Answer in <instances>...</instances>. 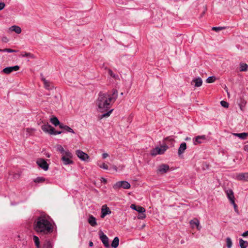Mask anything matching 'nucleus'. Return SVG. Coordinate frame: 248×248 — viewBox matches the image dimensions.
I'll list each match as a JSON object with an SVG mask.
<instances>
[{
    "mask_svg": "<svg viewBox=\"0 0 248 248\" xmlns=\"http://www.w3.org/2000/svg\"><path fill=\"white\" fill-rule=\"evenodd\" d=\"M42 248H53V244L50 240H46L43 244Z\"/></svg>",
    "mask_w": 248,
    "mask_h": 248,
    "instance_id": "4be33fe9",
    "label": "nucleus"
},
{
    "mask_svg": "<svg viewBox=\"0 0 248 248\" xmlns=\"http://www.w3.org/2000/svg\"><path fill=\"white\" fill-rule=\"evenodd\" d=\"M45 181V178L43 177H38L34 180V182L36 183H42Z\"/></svg>",
    "mask_w": 248,
    "mask_h": 248,
    "instance_id": "473e14b6",
    "label": "nucleus"
},
{
    "mask_svg": "<svg viewBox=\"0 0 248 248\" xmlns=\"http://www.w3.org/2000/svg\"><path fill=\"white\" fill-rule=\"evenodd\" d=\"M239 245L241 248H246L248 246V242L240 238L239 239Z\"/></svg>",
    "mask_w": 248,
    "mask_h": 248,
    "instance_id": "c85d7f7f",
    "label": "nucleus"
},
{
    "mask_svg": "<svg viewBox=\"0 0 248 248\" xmlns=\"http://www.w3.org/2000/svg\"><path fill=\"white\" fill-rule=\"evenodd\" d=\"M190 138H189V137H186V139H185V140H190Z\"/></svg>",
    "mask_w": 248,
    "mask_h": 248,
    "instance_id": "3c124183",
    "label": "nucleus"
},
{
    "mask_svg": "<svg viewBox=\"0 0 248 248\" xmlns=\"http://www.w3.org/2000/svg\"><path fill=\"white\" fill-rule=\"evenodd\" d=\"M99 166L100 167V168H102V169H105V170H108V166L105 163H103L101 165H99Z\"/></svg>",
    "mask_w": 248,
    "mask_h": 248,
    "instance_id": "a19ab883",
    "label": "nucleus"
},
{
    "mask_svg": "<svg viewBox=\"0 0 248 248\" xmlns=\"http://www.w3.org/2000/svg\"><path fill=\"white\" fill-rule=\"evenodd\" d=\"M114 169H115V170H117L116 167H115Z\"/></svg>",
    "mask_w": 248,
    "mask_h": 248,
    "instance_id": "4d7b16f0",
    "label": "nucleus"
},
{
    "mask_svg": "<svg viewBox=\"0 0 248 248\" xmlns=\"http://www.w3.org/2000/svg\"><path fill=\"white\" fill-rule=\"evenodd\" d=\"M76 155L78 158L83 161H87L89 158L88 154L79 150L76 151Z\"/></svg>",
    "mask_w": 248,
    "mask_h": 248,
    "instance_id": "9b49d317",
    "label": "nucleus"
},
{
    "mask_svg": "<svg viewBox=\"0 0 248 248\" xmlns=\"http://www.w3.org/2000/svg\"><path fill=\"white\" fill-rule=\"evenodd\" d=\"M226 194L227 195L228 198L230 201L231 203L232 202V201H234V197L233 195V192L231 189L227 190L226 191Z\"/></svg>",
    "mask_w": 248,
    "mask_h": 248,
    "instance_id": "6ab92c4d",
    "label": "nucleus"
},
{
    "mask_svg": "<svg viewBox=\"0 0 248 248\" xmlns=\"http://www.w3.org/2000/svg\"><path fill=\"white\" fill-rule=\"evenodd\" d=\"M5 6V4L4 2H0V10H2V9H3Z\"/></svg>",
    "mask_w": 248,
    "mask_h": 248,
    "instance_id": "79ce46f5",
    "label": "nucleus"
},
{
    "mask_svg": "<svg viewBox=\"0 0 248 248\" xmlns=\"http://www.w3.org/2000/svg\"><path fill=\"white\" fill-rule=\"evenodd\" d=\"M53 127H52L48 124H45L42 125L41 128L42 130L50 134V132H51V129H53Z\"/></svg>",
    "mask_w": 248,
    "mask_h": 248,
    "instance_id": "f3484780",
    "label": "nucleus"
},
{
    "mask_svg": "<svg viewBox=\"0 0 248 248\" xmlns=\"http://www.w3.org/2000/svg\"><path fill=\"white\" fill-rule=\"evenodd\" d=\"M36 163L40 168H41L44 170L46 171L48 170L49 165L44 159H38L36 161Z\"/></svg>",
    "mask_w": 248,
    "mask_h": 248,
    "instance_id": "0eeeda50",
    "label": "nucleus"
},
{
    "mask_svg": "<svg viewBox=\"0 0 248 248\" xmlns=\"http://www.w3.org/2000/svg\"><path fill=\"white\" fill-rule=\"evenodd\" d=\"M121 187L124 189H128L130 187V184L127 181H121L117 182L113 186L114 189H117Z\"/></svg>",
    "mask_w": 248,
    "mask_h": 248,
    "instance_id": "20e7f679",
    "label": "nucleus"
},
{
    "mask_svg": "<svg viewBox=\"0 0 248 248\" xmlns=\"http://www.w3.org/2000/svg\"><path fill=\"white\" fill-rule=\"evenodd\" d=\"M10 29L12 31H14L15 32H16V33H17V34H19V33H21V28L19 27V26H16V25L12 26L10 28Z\"/></svg>",
    "mask_w": 248,
    "mask_h": 248,
    "instance_id": "393cba45",
    "label": "nucleus"
},
{
    "mask_svg": "<svg viewBox=\"0 0 248 248\" xmlns=\"http://www.w3.org/2000/svg\"><path fill=\"white\" fill-rule=\"evenodd\" d=\"M99 238L104 246L106 248H108L109 247V245L108 243V238L107 236L101 231H99Z\"/></svg>",
    "mask_w": 248,
    "mask_h": 248,
    "instance_id": "423d86ee",
    "label": "nucleus"
},
{
    "mask_svg": "<svg viewBox=\"0 0 248 248\" xmlns=\"http://www.w3.org/2000/svg\"><path fill=\"white\" fill-rule=\"evenodd\" d=\"M226 28V27H213L212 29L213 31L218 32L220 31L225 29Z\"/></svg>",
    "mask_w": 248,
    "mask_h": 248,
    "instance_id": "72a5a7b5",
    "label": "nucleus"
},
{
    "mask_svg": "<svg viewBox=\"0 0 248 248\" xmlns=\"http://www.w3.org/2000/svg\"><path fill=\"white\" fill-rule=\"evenodd\" d=\"M130 207L140 213H144L145 212V209L143 207L140 206H136L135 204H131Z\"/></svg>",
    "mask_w": 248,
    "mask_h": 248,
    "instance_id": "2eb2a0df",
    "label": "nucleus"
},
{
    "mask_svg": "<svg viewBox=\"0 0 248 248\" xmlns=\"http://www.w3.org/2000/svg\"><path fill=\"white\" fill-rule=\"evenodd\" d=\"M119 238L118 237H115L113 239V240L111 243V247L114 248H116L119 246Z\"/></svg>",
    "mask_w": 248,
    "mask_h": 248,
    "instance_id": "bb28decb",
    "label": "nucleus"
},
{
    "mask_svg": "<svg viewBox=\"0 0 248 248\" xmlns=\"http://www.w3.org/2000/svg\"><path fill=\"white\" fill-rule=\"evenodd\" d=\"M27 131L29 132V128H27Z\"/></svg>",
    "mask_w": 248,
    "mask_h": 248,
    "instance_id": "864d4df0",
    "label": "nucleus"
},
{
    "mask_svg": "<svg viewBox=\"0 0 248 248\" xmlns=\"http://www.w3.org/2000/svg\"><path fill=\"white\" fill-rule=\"evenodd\" d=\"M0 52H3V49H0Z\"/></svg>",
    "mask_w": 248,
    "mask_h": 248,
    "instance_id": "603ef678",
    "label": "nucleus"
},
{
    "mask_svg": "<svg viewBox=\"0 0 248 248\" xmlns=\"http://www.w3.org/2000/svg\"><path fill=\"white\" fill-rule=\"evenodd\" d=\"M108 72V74H109L111 77H113V78H116L118 77V75L114 74L113 73V72H112V71L111 70L109 69Z\"/></svg>",
    "mask_w": 248,
    "mask_h": 248,
    "instance_id": "58836bf2",
    "label": "nucleus"
},
{
    "mask_svg": "<svg viewBox=\"0 0 248 248\" xmlns=\"http://www.w3.org/2000/svg\"><path fill=\"white\" fill-rule=\"evenodd\" d=\"M89 246H90V247H93V243L92 241H90V242H89Z\"/></svg>",
    "mask_w": 248,
    "mask_h": 248,
    "instance_id": "09e8293b",
    "label": "nucleus"
},
{
    "mask_svg": "<svg viewBox=\"0 0 248 248\" xmlns=\"http://www.w3.org/2000/svg\"><path fill=\"white\" fill-rule=\"evenodd\" d=\"M170 140V141H173V140L172 139H171L170 138V137H167L165 139V141H167V140Z\"/></svg>",
    "mask_w": 248,
    "mask_h": 248,
    "instance_id": "49530a36",
    "label": "nucleus"
},
{
    "mask_svg": "<svg viewBox=\"0 0 248 248\" xmlns=\"http://www.w3.org/2000/svg\"><path fill=\"white\" fill-rule=\"evenodd\" d=\"M240 107L241 108L242 105L239 104Z\"/></svg>",
    "mask_w": 248,
    "mask_h": 248,
    "instance_id": "bf43d9fd",
    "label": "nucleus"
},
{
    "mask_svg": "<svg viewBox=\"0 0 248 248\" xmlns=\"http://www.w3.org/2000/svg\"><path fill=\"white\" fill-rule=\"evenodd\" d=\"M242 235L243 236V237H246L247 236H248V231L244 232L242 234Z\"/></svg>",
    "mask_w": 248,
    "mask_h": 248,
    "instance_id": "a18cd8bd",
    "label": "nucleus"
},
{
    "mask_svg": "<svg viewBox=\"0 0 248 248\" xmlns=\"http://www.w3.org/2000/svg\"><path fill=\"white\" fill-rule=\"evenodd\" d=\"M114 169H115V170H117L116 167H115Z\"/></svg>",
    "mask_w": 248,
    "mask_h": 248,
    "instance_id": "13d9d810",
    "label": "nucleus"
},
{
    "mask_svg": "<svg viewBox=\"0 0 248 248\" xmlns=\"http://www.w3.org/2000/svg\"><path fill=\"white\" fill-rule=\"evenodd\" d=\"M33 229L38 234L42 235H48L52 233L54 226L45 216H40L37 217L33 223Z\"/></svg>",
    "mask_w": 248,
    "mask_h": 248,
    "instance_id": "f03ea898",
    "label": "nucleus"
},
{
    "mask_svg": "<svg viewBox=\"0 0 248 248\" xmlns=\"http://www.w3.org/2000/svg\"><path fill=\"white\" fill-rule=\"evenodd\" d=\"M3 52H7L9 53H12V52H16L18 51V50L12 49L10 48H5L3 49Z\"/></svg>",
    "mask_w": 248,
    "mask_h": 248,
    "instance_id": "e433bc0d",
    "label": "nucleus"
},
{
    "mask_svg": "<svg viewBox=\"0 0 248 248\" xmlns=\"http://www.w3.org/2000/svg\"><path fill=\"white\" fill-rule=\"evenodd\" d=\"M50 122L53 124L55 126L58 125L60 126L61 124L60 123L59 120L56 117H53L50 119Z\"/></svg>",
    "mask_w": 248,
    "mask_h": 248,
    "instance_id": "a878e982",
    "label": "nucleus"
},
{
    "mask_svg": "<svg viewBox=\"0 0 248 248\" xmlns=\"http://www.w3.org/2000/svg\"><path fill=\"white\" fill-rule=\"evenodd\" d=\"M236 178L238 180L248 181V172L239 173Z\"/></svg>",
    "mask_w": 248,
    "mask_h": 248,
    "instance_id": "f8f14e48",
    "label": "nucleus"
},
{
    "mask_svg": "<svg viewBox=\"0 0 248 248\" xmlns=\"http://www.w3.org/2000/svg\"><path fill=\"white\" fill-rule=\"evenodd\" d=\"M60 128L63 129L64 130H65V131H67L68 132L75 133L74 130L71 128H70L68 126L64 125L62 124H60Z\"/></svg>",
    "mask_w": 248,
    "mask_h": 248,
    "instance_id": "412c9836",
    "label": "nucleus"
},
{
    "mask_svg": "<svg viewBox=\"0 0 248 248\" xmlns=\"http://www.w3.org/2000/svg\"><path fill=\"white\" fill-rule=\"evenodd\" d=\"M118 96V92L115 89H113L109 93L102 92L99 93L96 105L98 107V110L103 114L98 115V119L101 120L110 116L113 110V109H110L111 105L115 102Z\"/></svg>",
    "mask_w": 248,
    "mask_h": 248,
    "instance_id": "f257e3e1",
    "label": "nucleus"
},
{
    "mask_svg": "<svg viewBox=\"0 0 248 248\" xmlns=\"http://www.w3.org/2000/svg\"><path fill=\"white\" fill-rule=\"evenodd\" d=\"M101 181L102 182H103L105 184L107 183V180L104 178H101Z\"/></svg>",
    "mask_w": 248,
    "mask_h": 248,
    "instance_id": "de8ad7c7",
    "label": "nucleus"
},
{
    "mask_svg": "<svg viewBox=\"0 0 248 248\" xmlns=\"http://www.w3.org/2000/svg\"><path fill=\"white\" fill-rule=\"evenodd\" d=\"M231 204H232L233 205L235 211L238 213V207H237V205L235 203V201H232V202L231 203Z\"/></svg>",
    "mask_w": 248,
    "mask_h": 248,
    "instance_id": "ea45409f",
    "label": "nucleus"
},
{
    "mask_svg": "<svg viewBox=\"0 0 248 248\" xmlns=\"http://www.w3.org/2000/svg\"><path fill=\"white\" fill-rule=\"evenodd\" d=\"M194 83L195 87H199L202 86V81L201 78H198L193 79L191 84Z\"/></svg>",
    "mask_w": 248,
    "mask_h": 248,
    "instance_id": "a211bd4d",
    "label": "nucleus"
},
{
    "mask_svg": "<svg viewBox=\"0 0 248 248\" xmlns=\"http://www.w3.org/2000/svg\"><path fill=\"white\" fill-rule=\"evenodd\" d=\"M169 170V166L167 164H163L158 167L157 170V173L163 174Z\"/></svg>",
    "mask_w": 248,
    "mask_h": 248,
    "instance_id": "1a4fd4ad",
    "label": "nucleus"
},
{
    "mask_svg": "<svg viewBox=\"0 0 248 248\" xmlns=\"http://www.w3.org/2000/svg\"><path fill=\"white\" fill-rule=\"evenodd\" d=\"M186 149V144L185 142H182L178 149V154L180 155L183 154Z\"/></svg>",
    "mask_w": 248,
    "mask_h": 248,
    "instance_id": "aec40b11",
    "label": "nucleus"
},
{
    "mask_svg": "<svg viewBox=\"0 0 248 248\" xmlns=\"http://www.w3.org/2000/svg\"><path fill=\"white\" fill-rule=\"evenodd\" d=\"M221 105L226 108H227L229 107V103L225 101H221L220 102Z\"/></svg>",
    "mask_w": 248,
    "mask_h": 248,
    "instance_id": "4c0bfd02",
    "label": "nucleus"
},
{
    "mask_svg": "<svg viewBox=\"0 0 248 248\" xmlns=\"http://www.w3.org/2000/svg\"><path fill=\"white\" fill-rule=\"evenodd\" d=\"M20 56L22 57H29L30 58H34V55L31 53L22 51L20 53Z\"/></svg>",
    "mask_w": 248,
    "mask_h": 248,
    "instance_id": "cd10ccee",
    "label": "nucleus"
},
{
    "mask_svg": "<svg viewBox=\"0 0 248 248\" xmlns=\"http://www.w3.org/2000/svg\"><path fill=\"white\" fill-rule=\"evenodd\" d=\"M7 40V38L6 37H4L2 38V41L6 42V40Z\"/></svg>",
    "mask_w": 248,
    "mask_h": 248,
    "instance_id": "8fccbe9b",
    "label": "nucleus"
},
{
    "mask_svg": "<svg viewBox=\"0 0 248 248\" xmlns=\"http://www.w3.org/2000/svg\"><path fill=\"white\" fill-rule=\"evenodd\" d=\"M33 240L34 241V242L35 243V245L36 248H40L41 247H40V240H39L38 237H37L36 235H33Z\"/></svg>",
    "mask_w": 248,
    "mask_h": 248,
    "instance_id": "c756f323",
    "label": "nucleus"
},
{
    "mask_svg": "<svg viewBox=\"0 0 248 248\" xmlns=\"http://www.w3.org/2000/svg\"><path fill=\"white\" fill-rule=\"evenodd\" d=\"M42 80H43V81L44 82L45 87L46 89L49 90V89H51V83L49 81L46 80L44 77L42 78Z\"/></svg>",
    "mask_w": 248,
    "mask_h": 248,
    "instance_id": "5701e85b",
    "label": "nucleus"
},
{
    "mask_svg": "<svg viewBox=\"0 0 248 248\" xmlns=\"http://www.w3.org/2000/svg\"><path fill=\"white\" fill-rule=\"evenodd\" d=\"M145 217H146L145 215L144 214H143V213H142V214L140 216H139L138 217V218L139 219H143L145 218Z\"/></svg>",
    "mask_w": 248,
    "mask_h": 248,
    "instance_id": "37998d69",
    "label": "nucleus"
},
{
    "mask_svg": "<svg viewBox=\"0 0 248 248\" xmlns=\"http://www.w3.org/2000/svg\"><path fill=\"white\" fill-rule=\"evenodd\" d=\"M111 212L110 209L107 206L106 204H104L102 206L101 208V217L104 218L107 215H110Z\"/></svg>",
    "mask_w": 248,
    "mask_h": 248,
    "instance_id": "6e6552de",
    "label": "nucleus"
},
{
    "mask_svg": "<svg viewBox=\"0 0 248 248\" xmlns=\"http://www.w3.org/2000/svg\"><path fill=\"white\" fill-rule=\"evenodd\" d=\"M47 156L48 157H50V155H47Z\"/></svg>",
    "mask_w": 248,
    "mask_h": 248,
    "instance_id": "5fc2aeb1",
    "label": "nucleus"
},
{
    "mask_svg": "<svg viewBox=\"0 0 248 248\" xmlns=\"http://www.w3.org/2000/svg\"><path fill=\"white\" fill-rule=\"evenodd\" d=\"M62 133V131H56L54 128H53V129H51V132H50V134L56 135L60 134Z\"/></svg>",
    "mask_w": 248,
    "mask_h": 248,
    "instance_id": "f704fd0d",
    "label": "nucleus"
},
{
    "mask_svg": "<svg viewBox=\"0 0 248 248\" xmlns=\"http://www.w3.org/2000/svg\"><path fill=\"white\" fill-rule=\"evenodd\" d=\"M233 135L240 139L242 140L246 139L247 137L248 136V133H234Z\"/></svg>",
    "mask_w": 248,
    "mask_h": 248,
    "instance_id": "b1692460",
    "label": "nucleus"
},
{
    "mask_svg": "<svg viewBox=\"0 0 248 248\" xmlns=\"http://www.w3.org/2000/svg\"><path fill=\"white\" fill-rule=\"evenodd\" d=\"M226 245L228 248H231L232 246V241L230 237H227L226 239Z\"/></svg>",
    "mask_w": 248,
    "mask_h": 248,
    "instance_id": "2f4dec72",
    "label": "nucleus"
},
{
    "mask_svg": "<svg viewBox=\"0 0 248 248\" xmlns=\"http://www.w3.org/2000/svg\"><path fill=\"white\" fill-rule=\"evenodd\" d=\"M168 148L166 145L162 146L160 148L157 147L151 150V155L153 156H155L158 154H162L167 150Z\"/></svg>",
    "mask_w": 248,
    "mask_h": 248,
    "instance_id": "39448f33",
    "label": "nucleus"
},
{
    "mask_svg": "<svg viewBox=\"0 0 248 248\" xmlns=\"http://www.w3.org/2000/svg\"><path fill=\"white\" fill-rule=\"evenodd\" d=\"M88 222L93 227H95L97 225L95 217L92 215H89Z\"/></svg>",
    "mask_w": 248,
    "mask_h": 248,
    "instance_id": "ddd939ff",
    "label": "nucleus"
},
{
    "mask_svg": "<svg viewBox=\"0 0 248 248\" xmlns=\"http://www.w3.org/2000/svg\"><path fill=\"white\" fill-rule=\"evenodd\" d=\"M19 66L16 65L14 66L7 67L4 68L2 72L6 74H9L13 71H16L19 69Z\"/></svg>",
    "mask_w": 248,
    "mask_h": 248,
    "instance_id": "9d476101",
    "label": "nucleus"
},
{
    "mask_svg": "<svg viewBox=\"0 0 248 248\" xmlns=\"http://www.w3.org/2000/svg\"><path fill=\"white\" fill-rule=\"evenodd\" d=\"M55 148L56 150L62 154L61 160L64 165L73 164L72 160L73 155L69 150H65L61 145L57 144Z\"/></svg>",
    "mask_w": 248,
    "mask_h": 248,
    "instance_id": "7ed1b4c3",
    "label": "nucleus"
},
{
    "mask_svg": "<svg viewBox=\"0 0 248 248\" xmlns=\"http://www.w3.org/2000/svg\"><path fill=\"white\" fill-rule=\"evenodd\" d=\"M240 71H247L248 70V65L246 63H241L240 64Z\"/></svg>",
    "mask_w": 248,
    "mask_h": 248,
    "instance_id": "7c9ffc66",
    "label": "nucleus"
},
{
    "mask_svg": "<svg viewBox=\"0 0 248 248\" xmlns=\"http://www.w3.org/2000/svg\"><path fill=\"white\" fill-rule=\"evenodd\" d=\"M114 169H115V170H117L116 167H115Z\"/></svg>",
    "mask_w": 248,
    "mask_h": 248,
    "instance_id": "6e6d98bb",
    "label": "nucleus"
},
{
    "mask_svg": "<svg viewBox=\"0 0 248 248\" xmlns=\"http://www.w3.org/2000/svg\"><path fill=\"white\" fill-rule=\"evenodd\" d=\"M108 156V155L107 153H103L102 154V157L103 159L107 158Z\"/></svg>",
    "mask_w": 248,
    "mask_h": 248,
    "instance_id": "c03bdc74",
    "label": "nucleus"
},
{
    "mask_svg": "<svg viewBox=\"0 0 248 248\" xmlns=\"http://www.w3.org/2000/svg\"><path fill=\"white\" fill-rule=\"evenodd\" d=\"M206 140V136L205 135L198 136L195 138L194 140V144H200L202 143V140Z\"/></svg>",
    "mask_w": 248,
    "mask_h": 248,
    "instance_id": "4468645a",
    "label": "nucleus"
},
{
    "mask_svg": "<svg viewBox=\"0 0 248 248\" xmlns=\"http://www.w3.org/2000/svg\"><path fill=\"white\" fill-rule=\"evenodd\" d=\"M189 223L192 228H194L195 226L198 230H200L201 227L199 226L200 222L197 218H195L191 220Z\"/></svg>",
    "mask_w": 248,
    "mask_h": 248,
    "instance_id": "dca6fc26",
    "label": "nucleus"
},
{
    "mask_svg": "<svg viewBox=\"0 0 248 248\" xmlns=\"http://www.w3.org/2000/svg\"><path fill=\"white\" fill-rule=\"evenodd\" d=\"M216 78L214 76L208 77L206 79V82L208 83H213L215 81Z\"/></svg>",
    "mask_w": 248,
    "mask_h": 248,
    "instance_id": "c9c22d12",
    "label": "nucleus"
}]
</instances>
